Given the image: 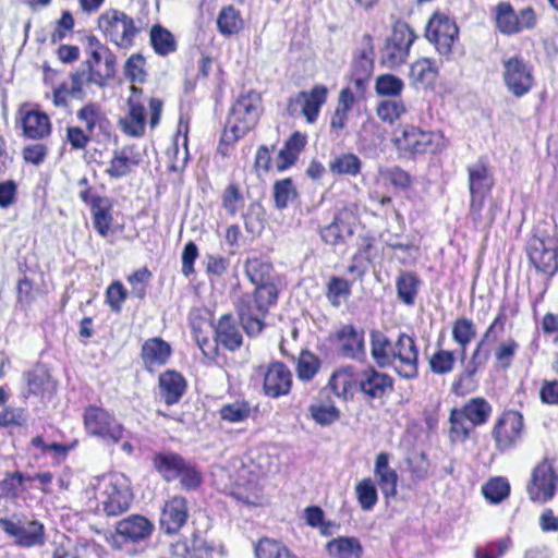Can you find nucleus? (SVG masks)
Here are the masks:
<instances>
[{"mask_svg": "<svg viewBox=\"0 0 558 558\" xmlns=\"http://www.w3.org/2000/svg\"><path fill=\"white\" fill-rule=\"evenodd\" d=\"M468 173L471 194V220L478 229L489 228L495 222L496 217L501 213L500 206L495 201H490L487 205V210L482 214L483 195L492 189L493 179L482 161L469 166Z\"/></svg>", "mask_w": 558, "mask_h": 558, "instance_id": "nucleus-1", "label": "nucleus"}, {"mask_svg": "<svg viewBox=\"0 0 558 558\" xmlns=\"http://www.w3.org/2000/svg\"><path fill=\"white\" fill-rule=\"evenodd\" d=\"M262 111V99L258 93L247 92L240 95L234 101L227 123L225 133H231L233 140H240L256 125Z\"/></svg>", "mask_w": 558, "mask_h": 558, "instance_id": "nucleus-2", "label": "nucleus"}, {"mask_svg": "<svg viewBox=\"0 0 558 558\" xmlns=\"http://www.w3.org/2000/svg\"><path fill=\"white\" fill-rule=\"evenodd\" d=\"M98 28L120 49L133 47L135 36L142 31V26L136 25L131 16L117 9H109L99 15Z\"/></svg>", "mask_w": 558, "mask_h": 558, "instance_id": "nucleus-3", "label": "nucleus"}, {"mask_svg": "<svg viewBox=\"0 0 558 558\" xmlns=\"http://www.w3.org/2000/svg\"><path fill=\"white\" fill-rule=\"evenodd\" d=\"M98 490V506L106 515L117 517L130 508L132 493L123 474L116 473L104 477Z\"/></svg>", "mask_w": 558, "mask_h": 558, "instance_id": "nucleus-4", "label": "nucleus"}, {"mask_svg": "<svg viewBox=\"0 0 558 558\" xmlns=\"http://www.w3.org/2000/svg\"><path fill=\"white\" fill-rule=\"evenodd\" d=\"M84 426L88 435L118 444L124 434L123 425L107 410L89 405L84 411Z\"/></svg>", "mask_w": 558, "mask_h": 558, "instance_id": "nucleus-5", "label": "nucleus"}, {"mask_svg": "<svg viewBox=\"0 0 558 558\" xmlns=\"http://www.w3.org/2000/svg\"><path fill=\"white\" fill-rule=\"evenodd\" d=\"M0 529L20 547L31 548L46 543L45 526L37 520L0 518Z\"/></svg>", "mask_w": 558, "mask_h": 558, "instance_id": "nucleus-6", "label": "nucleus"}, {"mask_svg": "<svg viewBox=\"0 0 558 558\" xmlns=\"http://www.w3.org/2000/svg\"><path fill=\"white\" fill-rule=\"evenodd\" d=\"M502 78L507 89L518 98L526 95L534 85L531 64L519 56L502 61Z\"/></svg>", "mask_w": 558, "mask_h": 558, "instance_id": "nucleus-7", "label": "nucleus"}, {"mask_svg": "<svg viewBox=\"0 0 558 558\" xmlns=\"http://www.w3.org/2000/svg\"><path fill=\"white\" fill-rule=\"evenodd\" d=\"M392 368L399 376L405 379H414L418 376V349L413 337L399 333L393 341Z\"/></svg>", "mask_w": 558, "mask_h": 558, "instance_id": "nucleus-8", "label": "nucleus"}, {"mask_svg": "<svg viewBox=\"0 0 558 558\" xmlns=\"http://www.w3.org/2000/svg\"><path fill=\"white\" fill-rule=\"evenodd\" d=\"M77 120L82 126H72L68 129V140H89L90 137H99L101 134L109 136L106 130L108 120L104 117L100 108L96 104H88L77 111Z\"/></svg>", "mask_w": 558, "mask_h": 558, "instance_id": "nucleus-9", "label": "nucleus"}, {"mask_svg": "<svg viewBox=\"0 0 558 558\" xmlns=\"http://www.w3.org/2000/svg\"><path fill=\"white\" fill-rule=\"evenodd\" d=\"M458 34L459 29L452 20L445 14L436 13L428 21L425 36L440 54H448Z\"/></svg>", "mask_w": 558, "mask_h": 558, "instance_id": "nucleus-10", "label": "nucleus"}, {"mask_svg": "<svg viewBox=\"0 0 558 558\" xmlns=\"http://www.w3.org/2000/svg\"><path fill=\"white\" fill-rule=\"evenodd\" d=\"M242 328L250 337L259 335L265 327L267 308L259 303L254 294H244L236 305Z\"/></svg>", "mask_w": 558, "mask_h": 558, "instance_id": "nucleus-11", "label": "nucleus"}, {"mask_svg": "<svg viewBox=\"0 0 558 558\" xmlns=\"http://www.w3.org/2000/svg\"><path fill=\"white\" fill-rule=\"evenodd\" d=\"M556 481L553 466L547 461L541 462L534 468L526 487L530 498L541 502L551 499L556 490Z\"/></svg>", "mask_w": 558, "mask_h": 558, "instance_id": "nucleus-12", "label": "nucleus"}, {"mask_svg": "<svg viewBox=\"0 0 558 558\" xmlns=\"http://www.w3.org/2000/svg\"><path fill=\"white\" fill-rule=\"evenodd\" d=\"M90 60L84 65L88 68V80L98 86H105L116 74L117 59L107 47H98L89 51Z\"/></svg>", "mask_w": 558, "mask_h": 558, "instance_id": "nucleus-13", "label": "nucleus"}, {"mask_svg": "<svg viewBox=\"0 0 558 558\" xmlns=\"http://www.w3.org/2000/svg\"><path fill=\"white\" fill-rule=\"evenodd\" d=\"M523 428L522 415L518 412L505 413L495 425L493 436L497 448L507 450L520 438Z\"/></svg>", "mask_w": 558, "mask_h": 558, "instance_id": "nucleus-14", "label": "nucleus"}, {"mask_svg": "<svg viewBox=\"0 0 558 558\" xmlns=\"http://www.w3.org/2000/svg\"><path fill=\"white\" fill-rule=\"evenodd\" d=\"M354 233V217L348 210L337 213L332 221L320 230L322 240L332 246L344 244Z\"/></svg>", "mask_w": 558, "mask_h": 558, "instance_id": "nucleus-15", "label": "nucleus"}, {"mask_svg": "<svg viewBox=\"0 0 558 558\" xmlns=\"http://www.w3.org/2000/svg\"><path fill=\"white\" fill-rule=\"evenodd\" d=\"M292 386V374L288 366L281 362L269 365L264 375V392L270 398H279L290 392Z\"/></svg>", "mask_w": 558, "mask_h": 558, "instance_id": "nucleus-16", "label": "nucleus"}, {"mask_svg": "<svg viewBox=\"0 0 558 558\" xmlns=\"http://www.w3.org/2000/svg\"><path fill=\"white\" fill-rule=\"evenodd\" d=\"M187 518V500L174 496L162 508L160 525L167 534H175L185 525Z\"/></svg>", "mask_w": 558, "mask_h": 558, "instance_id": "nucleus-17", "label": "nucleus"}, {"mask_svg": "<svg viewBox=\"0 0 558 558\" xmlns=\"http://www.w3.org/2000/svg\"><path fill=\"white\" fill-rule=\"evenodd\" d=\"M153 523L143 515H130L117 523L116 533L123 542L137 543L150 536Z\"/></svg>", "mask_w": 558, "mask_h": 558, "instance_id": "nucleus-18", "label": "nucleus"}, {"mask_svg": "<svg viewBox=\"0 0 558 558\" xmlns=\"http://www.w3.org/2000/svg\"><path fill=\"white\" fill-rule=\"evenodd\" d=\"M485 347L486 344L482 343L481 341L477 342L464 369L459 375H457L452 384V391L454 393H460L465 386H469L476 373L484 368L486 365L490 355V351L485 349Z\"/></svg>", "mask_w": 558, "mask_h": 558, "instance_id": "nucleus-19", "label": "nucleus"}, {"mask_svg": "<svg viewBox=\"0 0 558 558\" xmlns=\"http://www.w3.org/2000/svg\"><path fill=\"white\" fill-rule=\"evenodd\" d=\"M337 341L339 350L344 357L359 359L364 355V330L353 325H343L337 331Z\"/></svg>", "mask_w": 558, "mask_h": 558, "instance_id": "nucleus-20", "label": "nucleus"}, {"mask_svg": "<svg viewBox=\"0 0 558 558\" xmlns=\"http://www.w3.org/2000/svg\"><path fill=\"white\" fill-rule=\"evenodd\" d=\"M171 345L161 338H150L142 345L141 357L148 372H155L156 368L167 364L171 356Z\"/></svg>", "mask_w": 558, "mask_h": 558, "instance_id": "nucleus-21", "label": "nucleus"}, {"mask_svg": "<svg viewBox=\"0 0 558 558\" xmlns=\"http://www.w3.org/2000/svg\"><path fill=\"white\" fill-rule=\"evenodd\" d=\"M158 388L160 398L167 405L177 404L186 390L185 378L177 371L167 369L159 375Z\"/></svg>", "mask_w": 558, "mask_h": 558, "instance_id": "nucleus-22", "label": "nucleus"}, {"mask_svg": "<svg viewBox=\"0 0 558 558\" xmlns=\"http://www.w3.org/2000/svg\"><path fill=\"white\" fill-rule=\"evenodd\" d=\"M215 340L229 351H236L243 343V337L231 314H225L215 327Z\"/></svg>", "mask_w": 558, "mask_h": 558, "instance_id": "nucleus-23", "label": "nucleus"}, {"mask_svg": "<svg viewBox=\"0 0 558 558\" xmlns=\"http://www.w3.org/2000/svg\"><path fill=\"white\" fill-rule=\"evenodd\" d=\"M112 202L108 197L95 195L90 201L93 225L99 235L106 238L111 232L113 223Z\"/></svg>", "mask_w": 558, "mask_h": 558, "instance_id": "nucleus-24", "label": "nucleus"}, {"mask_svg": "<svg viewBox=\"0 0 558 558\" xmlns=\"http://www.w3.org/2000/svg\"><path fill=\"white\" fill-rule=\"evenodd\" d=\"M389 453L380 452L376 457L374 474L378 486L386 498H392L397 495L398 474L389 466Z\"/></svg>", "mask_w": 558, "mask_h": 558, "instance_id": "nucleus-25", "label": "nucleus"}, {"mask_svg": "<svg viewBox=\"0 0 558 558\" xmlns=\"http://www.w3.org/2000/svg\"><path fill=\"white\" fill-rule=\"evenodd\" d=\"M526 254L537 272L551 278L558 271V248L529 247Z\"/></svg>", "mask_w": 558, "mask_h": 558, "instance_id": "nucleus-26", "label": "nucleus"}, {"mask_svg": "<svg viewBox=\"0 0 558 558\" xmlns=\"http://www.w3.org/2000/svg\"><path fill=\"white\" fill-rule=\"evenodd\" d=\"M361 391L369 398H381L387 389H392V378L375 369L363 372L359 380Z\"/></svg>", "mask_w": 558, "mask_h": 558, "instance_id": "nucleus-27", "label": "nucleus"}, {"mask_svg": "<svg viewBox=\"0 0 558 558\" xmlns=\"http://www.w3.org/2000/svg\"><path fill=\"white\" fill-rule=\"evenodd\" d=\"M393 342L381 331H371V355L378 367H392Z\"/></svg>", "mask_w": 558, "mask_h": 558, "instance_id": "nucleus-28", "label": "nucleus"}, {"mask_svg": "<svg viewBox=\"0 0 558 558\" xmlns=\"http://www.w3.org/2000/svg\"><path fill=\"white\" fill-rule=\"evenodd\" d=\"M185 464L186 461L180 454L173 452H159L153 459L154 468L167 482L179 478Z\"/></svg>", "mask_w": 558, "mask_h": 558, "instance_id": "nucleus-29", "label": "nucleus"}, {"mask_svg": "<svg viewBox=\"0 0 558 558\" xmlns=\"http://www.w3.org/2000/svg\"><path fill=\"white\" fill-rule=\"evenodd\" d=\"M422 286V280L414 271H401L396 279L398 299L407 306H413Z\"/></svg>", "mask_w": 558, "mask_h": 558, "instance_id": "nucleus-30", "label": "nucleus"}, {"mask_svg": "<svg viewBox=\"0 0 558 558\" xmlns=\"http://www.w3.org/2000/svg\"><path fill=\"white\" fill-rule=\"evenodd\" d=\"M557 226L551 220H539L533 227L532 235L526 243L529 247H555L558 248Z\"/></svg>", "mask_w": 558, "mask_h": 558, "instance_id": "nucleus-31", "label": "nucleus"}, {"mask_svg": "<svg viewBox=\"0 0 558 558\" xmlns=\"http://www.w3.org/2000/svg\"><path fill=\"white\" fill-rule=\"evenodd\" d=\"M327 551L333 558H362L363 547L356 537L339 536L327 543Z\"/></svg>", "mask_w": 558, "mask_h": 558, "instance_id": "nucleus-32", "label": "nucleus"}, {"mask_svg": "<svg viewBox=\"0 0 558 558\" xmlns=\"http://www.w3.org/2000/svg\"><path fill=\"white\" fill-rule=\"evenodd\" d=\"M466 421L473 426L485 424L492 413V405L481 397L472 398L462 408L458 409Z\"/></svg>", "mask_w": 558, "mask_h": 558, "instance_id": "nucleus-33", "label": "nucleus"}, {"mask_svg": "<svg viewBox=\"0 0 558 558\" xmlns=\"http://www.w3.org/2000/svg\"><path fill=\"white\" fill-rule=\"evenodd\" d=\"M24 134L29 138H43L50 133V120L46 113L28 111L22 118Z\"/></svg>", "mask_w": 558, "mask_h": 558, "instance_id": "nucleus-34", "label": "nucleus"}, {"mask_svg": "<svg viewBox=\"0 0 558 558\" xmlns=\"http://www.w3.org/2000/svg\"><path fill=\"white\" fill-rule=\"evenodd\" d=\"M367 90V81L363 77H354L352 83L340 90L337 109L350 112L353 105L363 99Z\"/></svg>", "mask_w": 558, "mask_h": 558, "instance_id": "nucleus-35", "label": "nucleus"}, {"mask_svg": "<svg viewBox=\"0 0 558 558\" xmlns=\"http://www.w3.org/2000/svg\"><path fill=\"white\" fill-rule=\"evenodd\" d=\"M327 88L323 85L314 86L310 92H303V112L308 123L316 121L320 107L326 102Z\"/></svg>", "mask_w": 558, "mask_h": 558, "instance_id": "nucleus-36", "label": "nucleus"}, {"mask_svg": "<svg viewBox=\"0 0 558 558\" xmlns=\"http://www.w3.org/2000/svg\"><path fill=\"white\" fill-rule=\"evenodd\" d=\"M149 40L154 51L158 56L166 57L177 50V40L173 34L159 24L150 28Z\"/></svg>", "mask_w": 558, "mask_h": 558, "instance_id": "nucleus-37", "label": "nucleus"}, {"mask_svg": "<svg viewBox=\"0 0 558 558\" xmlns=\"http://www.w3.org/2000/svg\"><path fill=\"white\" fill-rule=\"evenodd\" d=\"M272 265L260 258H250L245 263V274L256 287L272 283Z\"/></svg>", "mask_w": 558, "mask_h": 558, "instance_id": "nucleus-38", "label": "nucleus"}, {"mask_svg": "<svg viewBox=\"0 0 558 558\" xmlns=\"http://www.w3.org/2000/svg\"><path fill=\"white\" fill-rule=\"evenodd\" d=\"M305 142H284L282 147L275 150L274 167L278 172H283L292 167L301 151Z\"/></svg>", "mask_w": 558, "mask_h": 558, "instance_id": "nucleus-39", "label": "nucleus"}, {"mask_svg": "<svg viewBox=\"0 0 558 558\" xmlns=\"http://www.w3.org/2000/svg\"><path fill=\"white\" fill-rule=\"evenodd\" d=\"M132 148V146H128L120 151H116L110 167L107 170L111 178L126 175L131 171V168L140 162V155H133Z\"/></svg>", "mask_w": 558, "mask_h": 558, "instance_id": "nucleus-40", "label": "nucleus"}, {"mask_svg": "<svg viewBox=\"0 0 558 558\" xmlns=\"http://www.w3.org/2000/svg\"><path fill=\"white\" fill-rule=\"evenodd\" d=\"M217 26L222 35L231 36L238 34L244 27V22L240 12L232 5H229L220 10L217 17Z\"/></svg>", "mask_w": 558, "mask_h": 558, "instance_id": "nucleus-41", "label": "nucleus"}, {"mask_svg": "<svg viewBox=\"0 0 558 558\" xmlns=\"http://www.w3.org/2000/svg\"><path fill=\"white\" fill-rule=\"evenodd\" d=\"M119 126L125 136H141L145 126L144 107L132 106L130 113L119 120Z\"/></svg>", "mask_w": 558, "mask_h": 558, "instance_id": "nucleus-42", "label": "nucleus"}, {"mask_svg": "<svg viewBox=\"0 0 558 558\" xmlns=\"http://www.w3.org/2000/svg\"><path fill=\"white\" fill-rule=\"evenodd\" d=\"M476 328L474 323L466 318H458L452 326V338L461 347V359H465L466 348L475 338Z\"/></svg>", "mask_w": 558, "mask_h": 558, "instance_id": "nucleus-43", "label": "nucleus"}, {"mask_svg": "<svg viewBox=\"0 0 558 558\" xmlns=\"http://www.w3.org/2000/svg\"><path fill=\"white\" fill-rule=\"evenodd\" d=\"M298 190L291 178L278 180L272 186V197L277 209H284L298 197Z\"/></svg>", "mask_w": 558, "mask_h": 558, "instance_id": "nucleus-44", "label": "nucleus"}, {"mask_svg": "<svg viewBox=\"0 0 558 558\" xmlns=\"http://www.w3.org/2000/svg\"><path fill=\"white\" fill-rule=\"evenodd\" d=\"M496 24L498 29L504 34L519 33L518 17L512 5L501 2L496 8Z\"/></svg>", "mask_w": 558, "mask_h": 558, "instance_id": "nucleus-45", "label": "nucleus"}, {"mask_svg": "<svg viewBox=\"0 0 558 558\" xmlns=\"http://www.w3.org/2000/svg\"><path fill=\"white\" fill-rule=\"evenodd\" d=\"M449 423V438L451 442H464L470 437L473 426L457 408L450 411Z\"/></svg>", "mask_w": 558, "mask_h": 558, "instance_id": "nucleus-46", "label": "nucleus"}, {"mask_svg": "<svg viewBox=\"0 0 558 558\" xmlns=\"http://www.w3.org/2000/svg\"><path fill=\"white\" fill-rule=\"evenodd\" d=\"M29 392L33 395L49 398L56 390V383L45 371H36L28 375L27 379Z\"/></svg>", "mask_w": 558, "mask_h": 558, "instance_id": "nucleus-47", "label": "nucleus"}, {"mask_svg": "<svg viewBox=\"0 0 558 558\" xmlns=\"http://www.w3.org/2000/svg\"><path fill=\"white\" fill-rule=\"evenodd\" d=\"M351 294V283L341 277H331L327 284L326 296L333 307H340Z\"/></svg>", "mask_w": 558, "mask_h": 558, "instance_id": "nucleus-48", "label": "nucleus"}, {"mask_svg": "<svg viewBox=\"0 0 558 558\" xmlns=\"http://www.w3.org/2000/svg\"><path fill=\"white\" fill-rule=\"evenodd\" d=\"M355 495L362 510L371 511L378 501V494L374 482L366 477L355 485Z\"/></svg>", "mask_w": 558, "mask_h": 558, "instance_id": "nucleus-49", "label": "nucleus"}, {"mask_svg": "<svg viewBox=\"0 0 558 558\" xmlns=\"http://www.w3.org/2000/svg\"><path fill=\"white\" fill-rule=\"evenodd\" d=\"M256 558H296L284 545L270 539L263 538L255 546Z\"/></svg>", "mask_w": 558, "mask_h": 558, "instance_id": "nucleus-50", "label": "nucleus"}, {"mask_svg": "<svg viewBox=\"0 0 558 558\" xmlns=\"http://www.w3.org/2000/svg\"><path fill=\"white\" fill-rule=\"evenodd\" d=\"M215 548L205 538L194 536L183 545L182 558H213Z\"/></svg>", "mask_w": 558, "mask_h": 558, "instance_id": "nucleus-51", "label": "nucleus"}, {"mask_svg": "<svg viewBox=\"0 0 558 558\" xmlns=\"http://www.w3.org/2000/svg\"><path fill=\"white\" fill-rule=\"evenodd\" d=\"M329 168L333 173L355 175L361 170V161L353 154H343L335 157L329 162Z\"/></svg>", "mask_w": 558, "mask_h": 558, "instance_id": "nucleus-52", "label": "nucleus"}, {"mask_svg": "<svg viewBox=\"0 0 558 558\" xmlns=\"http://www.w3.org/2000/svg\"><path fill=\"white\" fill-rule=\"evenodd\" d=\"M252 408L246 401H235L225 404L219 413L223 421L230 423L244 422L251 415Z\"/></svg>", "mask_w": 558, "mask_h": 558, "instance_id": "nucleus-53", "label": "nucleus"}, {"mask_svg": "<svg viewBox=\"0 0 558 558\" xmlns=\"http://www.w3.org/2000/svg\"><path fill=\"white\" fill-rule=\"evenodd\" d=\"M428 363L432 373L445 375L453 371L456 357L452 351L439 349L430 356Z\"/></svg>", "mask_w": 558, "mask_h": 558, "instance_id": "nucleus-54", "label": "nucleus"}, {"mask_svg": "<svg viewBox=\"0 0 558 558\" xmlns=\"http://www.w3.org/2000/svg\"><path fill=\"white\" fill-rule=\"evenodd\" d=\"M187 143L182 142L180 145L179 142H171L167 147V158L171 171H182L185 168L189 160Z\"/></svg>", "mask_w": 558, "mask_h": 558, "instance_id": "nucleus-55", "label": "nucleus"}, {"mask_svg": "<svg viewBox=\"0 0 558 558\" xmlns=\"http://www.w3.org/2000/svg\"><path fill=\"white\" fill-rule=\"evenodd\" d=\"M320 367V360L308 351H303L298 360L296 373L301 380L314 378Z\"/></svg>", "mask_w": 558, "mask_h": 558, "instance_id": "nucleus-56", "label": "nucleus"}, {"mask_svg": "<svg viewBox=\"0 0 558 558\" xmlns=\"http://www.w3.org/2000/svg\"><path fill=\"white\" fill-rule=\"evenodd\" d=\"M415 38L416 36L407 23L397 22L393 25L391 35L386 39V41L397 47L404 48V50L409 52Z\"/></svg>", "mask_w": 558, "mask_h": 558, "instance_id": "nucleus-57", "label": "nucleus"}, {"mask_svg": "<svg viewBox=\"0 0 558 558\" xmlns=\"http://www.w3.org/2000/svg\"><path fill=\"white\" fill-rule=\"evenodd\" d=\"M312 418L319 425L326 426L340 417V410L333 404L317 403L310 407Z\"/></svg>", "mask_w": 558, "mask_h": 558, "instance_id": "nucleus-58", "label": "nucleus"}, {"mask_svg": "<svg viewBox=\"0 0 558 558\" xmlns=\"http://www.w3.org/2000/svg\"><path fill=\"white\" fill-rule=\"evenodd\" d=\"M509 492V483L502 477L492 478L483 486V494L485 498L493 504L502 501L508 497Z\"/></svg>", "mask_w": 558, "mask_h": 558, "instance_id": "nucleus-59", "label": "nucleus"}, {"mask_svg": "<svg viewBox=\"0 0 558 558\" xmlns=\"http://www.w3.org/2000/svg\"><path fill=\"white\" fill-rule=\"evenodd\" d=\"M410 75L415 83L430 84L436 78L434 63L429 59L417 60L411 65Z\"/></svg>", "mask_w": 558, "mask_h": 558, "instance_id": "nucleus-60", "label": "nucleus"}, {"mask_svg": "<svg viewBox=\"0 0 558 558\" xmlns=\"http://www.w3.org/2000/svg\"><path fill=\"white\" fill-rule=\"evenodd\" d=\"M403 87L402 80L392 74H383L376 78L375 89L380 96H398Z\"/></svg>", "mask_w": 558, "mask_h": 558, "instance_id": "nucleus-61", "label": "nucleus"}, {"mask_svg": "<svg viewBox=\"0 0 558 558\" xmlns=\"http://www.w3.org/2000/svg\"><path fill=\"white\" fill-rule=\"evenodd\" d=\"M243 218L246 232L258 234L264 229V210L259 203H252Z\"/></svg>", "mask_w": 558, "mask_h": 558, "instance_id": "nucleus-62", "label": "nucleus"}, {"mask_svg": "<svg viewBox=\"0 0 558 558\" xmlns=\"http://www.w3.org/2000/svg\"><path fill=\"white\" fill-rule=\"evenodd\" d=\"M151 278V272L147 267L135 270L128 277V282L131 286V294L140 300L146 296L147 284Z\"/></svg>", "mask_w": 558, "mask_h": 558, "instance_id": "nucleus-63", "label": "nucleus"}, {"mask_svg": "<svg viewBox=\"0 0 558 558\" xmlns=\"http://www.w3.org/2000/svg\"><path fill=\"white\" fill-rule=\"evenodd\" d=\"M87 546L85 544H71L69 541L56 543L51 558H85Z\"/></svg>", "mask_w": 558, "mask_h": 558, "instance_id": "nucleus-64", "label": "nucleus"}]
</instances>
